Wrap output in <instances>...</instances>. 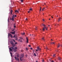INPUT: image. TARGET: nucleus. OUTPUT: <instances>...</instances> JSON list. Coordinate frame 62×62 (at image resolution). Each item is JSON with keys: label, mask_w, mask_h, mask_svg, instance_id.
<instances>
[{"label": "nucleus", "mask_w": 62, "mask_h": 62, "mask_svg": "<svg viewBox=\"0 0 62 62\" xmlns=\"http://www.w3.org/2000/svg\"><path fill=\"white\" fill-rule=\"evenodd\" d=\"M58 59L59 60H60H60H61V58L60 57H59L58 58Z\"/></svg>", "instance_id": "15"}, {"label": "nucleus", "mask_w": 62, "mask_h": 62, "mask_svg": "<svg viewBox=\"0 0 62 62\" xmlns=\"http://www.w3.org/2000/svg\"><path fill=\"white\" fill-rule=\"evenodd\" d=\"M45 9V8H43L42 9V11H43L44 9Z\"/></svg>", "instance_id": "21"}, {"label": "nucleus", "mask_w": 62, "mask_h": 62, "mask_svg": "<svg viewBox=\"0 0 62 62\" xmlns=\"http://www.w3.org/2000/svg\"><path fill=\"white\" fill-rule=\"evenodd\" d=\"M54 25H55V26H56V24H55Z\"/></svg>", "instance_id": "44"}, {"label": "nucleus", "mask_w": 62, "mask_h": 62, "mask_svg": "<svg viewBox=\"0 0 62 62\" xmlns=\"http://www.w3.org/2000/svg\"><path fill=\"white\" fill-rule=\"evenodd\" d=\"M14 28H15V27H16V26L15 25L14 26Z\"/></svg>", "instance_id": "32"}, {"label": "nucleus", "mask_w": 62, "mask_h": 62, "mask_svg": "<svg viewBox=\"0 0 62 62\" xmlns=\"http://www.w3.org/2000/svg\"><path fill=\"white\" fill-rule=\"evenodd\" d=\"M26 20L27 21V18H26Z\"/></svg>", "instance_id": "40"}, {"label": "nucleus", "mask_w": 62, "mask_h": 62, "mask_svg": "<svg viewBox=\"0 0 62 62\" xmlns=\"http://www.w3.org/2000/svg\"><path fill=\"white\" fill-rule=\"evenodd\" d=\"M32 48L31 47L30 48V49H31V50H32Z\"/></svg>", "instance_id": "38"}, {"label": "nucleus", "mask_w": 62, "mask_h": 62, "mask_svg": "<svg viewBox=\"0 0 62 62\" xmlns=\"http://www.w3.org/2000/svg\"><path fill=\"white\" fill-rule=\"evenodd\" d=\"M20 10V9H18V10Z\"/></svg>", "instance_id": "60"}, {"label": "nucleus", "mask_w": 62, "mask_h": 62, "mask_svg": "<svg viewBox=\"0 0 62 62\" xmlns=\"http://www.w3.org/2000/svg\"><path fill=\"white\" fill-rule=\"evenodd\" d=\"M15 49H17V48L16 47H15Z\"/></svg>", "instance_id": "26"}, {"label": "nucleus", "mask_w": 62, "mask_h": 62, "mask_svg": "<svg viewBox=\"0 0 62 62\" xmlns=\"http://www.w3.org/2000/svg\"><path fill=\"white\" fill-rule=\"evenodd\" d=\"M24 55L23 54H22L21 55V56L20 57V60L21 61H23V59H22V58H23V57Z\"/></svg>", "instance_id": "3"}, {"label": "nucleus", "mask_w": 62, "mask_h": 62, "mask_svg": "<svg viewBox=\"0 0 62 62\" xmlns=\"http://www.w3.org/2000/svg\"><path fill=\"white\" fill-rule=\"evenodd\" d=\"M20 38L21 39H23L22 37H20Z\"/></svg>", "instance_id": "27"}, {"label": "nucleus", "mask_w": 62, "mask_h": 62, "mask_svg": "<svg viewBox=\"0 0 62 62\" xmlns=\"http://www.w3.org/2000/svg\"><path fill=\"white\" fill-rule=\"evenodd\" d=\"M29 10H31V11L32 10V8H30V9Z\"/></svg>", "instance_id": "23"}, {"label": "nucleus", "mask_w": 62, "mask_h": 62, "mask_svg": "<svg viewBox=\"0 0 62 62\" xmlns=\"http://www.w3.org/2000/svg\"><path fill=\"white\" fill-rule=\"evenodd\" d=\"M15 30V29H13V30Z\"/></svg>", "instance_id": "52"}, {"label": "nucleus", "mask_w": 62, "mask_h": 62, "mask_svg": "<svg viewBox=\"0 0 62 62\" xmlns=\"http://www.w3.org/2000/svg\"><path fill=\"white\" fill-rule=\"evenodd\" d=\"M42 20H43V21H44V19H43Z\"/></svg>", "instance_id": "42"}, {"label": "nucleus", "mask_w": 62, "mask_h": 62, "mask_svg": "<svg viewBox=\"0 0 62 62\" xmlns=\"http://www.w3.org/2000/svg\"><path fill=\"white\" fill-rule=\"evenodd\" d=\"M40 11H41V10H39Z\"/></svg>", "instance_id": "56"}, {"label": "nucleus", "mask_w": 62, "mask_h": 62, "mask_svg": "<svg viewBox=\"0 0 62 62\" xmlns=\"http://www.w3.org/2000/svg\"><path fill=\"white\" fill-rule=\"evenodd\" d=\"M44 5H46V3H44Z\"/></svg>", "instance_id": "51"}, {"label": "nucleus", "mask_w": 62, "mask_h": 62, "mask_svg": "<svg viewBox=\"0 0 62 62\" xmlns=\"http://www.w3.org/2000/svg\"><path fill=\"white\" fill-rule=\"evenodd\" d=\"M8 21H9V18H8Z\"/></svg>", "instance_id": "45"}, {"label": "nucleus", "mask_w": 62, "mask_h": 62, "mask_svg": "<svg viewBox=\"0 0 62 62\" xmlns=\"http://www.w3.org/2000/svg\"><path fill=\"white\" fill-rule=\"evenodd\" d=\"M61 18L60 17L59 18V19L58 20V22H59L60 21V20H61Z\"/></svg>", "instance_id": "13"}, {"label": "nucleus", "mask_w": 62, "mask_h": 62, "mask_svg": "<svg viewBox=\"0 0 62 62\" xmlns=\"http://www.w3.org/2000/svg\"><path fill=\"white\" fill-rule=\"evenodd\" d=\"M31 34L30 35V36H31Z\"/></svg>", "instance_id": "57"}, {"label": "nucleus", "mask_w": 62, "mask_h": 62, "mask_svg": "<svg viewBox=\"0 0 62 62\" xmlns=\"http://www.w3.org/2000/svg\"><path fill=\"white\" fill-rule=\"evenodd\" d=\"M28 46L29 47H31V46L30 45H29Z\"/></svg>", "instance_id": "37"}, {"label": "nucleus", "mask_w": 62, "mask_h": 62, "mask_svg": "<svg viewBox=\"0 0 62 62\" xmlns=\"http://www.w3.org/2000/svg\"><path fill=\"white\" fill-rule=\"evenodd\" d=\"M17 56L18 57H19V56Z\"/></svg>", "instance_id": "61"}, {"label": "nucleus", "mask_w": 62, "mask_h": 62, "mask_svg": "<svg viewBox=\"0 0 62 62\" xmlns=\"http://www.w3.org/2000/svg\"><path fill=\"white\" fill-rule=\"evenodd\" d=\"M43 15H44V13H43Z\"/></svg>", "instance_id": "55"}, {"label": "nucleus", "mask_w": 62, "mask_h": 62, "mask_svg": "<svg viewBox=\"0 0 62 62\" xmlns=\"http://www.w3.org/2000/svg\"><path fill=\"white\" fill-rule=\"evenodd\" d=\"M12 11H13L12 10H11V15H12Z\"/></svg>", "instance_id": "16"}, {"label": "nucleus", "mask_w": 62, "mask_h": 62, "mask_svg": "<svg viewBox=\"0 0 62 62\" xmlns=\"http://www.w3.org/2000/svg\"><path fill=\"white\" fill-rule=\"evenodd\" d=\"M23 0H21V2H22V3H23Z\"/></svg>", "instance_id": "25"}, {"label": "nucleus", "mask_w": 62, "mask_h": 62, "mask_svg": "<svg viewBox=\"0 0 62 62\" xmlns=\"http://www.w3.org/2000/svg\"><path fill=\"white\" fill-rule=\"evenodd\" d=\"M26 50L27 51L28 50V49L27 48H26Z\"/></svg>", "instance_id": "30"}, {"label": "nucleus", "mask_w": 62, "mask_h": 62, "mask_svg": "<svg viewBox=\"0 0 62 62\" xmlns=\"http://www.w3.org/2000/svg\"><path fill=\"white\" fill-rule=\"evenodd\" d=\"M9 36H10V37L12 38H13L12 35H11V34L10 33H9L8 34V37H9Z\"/></svg>", "instance_id": "7"}, {"label": "nucleus", "mask_w": 62, "mask_h": 62, "mask_svg": "<svg viewBox=\"0 0 62 62\" xmlns=\"http://www.w3.org/2000/svg\"><path fill=\"white\" fill-rule=\"evenodd\" d=\"M15 12H17V13H19V11L17 10H16L15 11Z\"/></svg>", "instance_id": "14"}, {"label": "nucleus", "mask_w": 62, "mask_h": 62, "mask_svg": "<svg viewBox=\"0 0 62 62\" xmlns=\"http://www.w3.org/2000/svg\"><path fill=\"white\" fill-rule=\"evenodd\" d=\"M34 56H37V55H36V53H34Z\"/></svg>", "instance_id": "18"}, {"label": "nucleus", "mask_w": 62, "mask_h": 62, "mask_svg": "<svg viewBox=\"0 0 62 62\" xmlns=\"http://www.w3.org/2000/svg\"><path fill=\"white\" fill-rule=\"evenodd\" d=\"M17 44V42H16L15 43V44Z\"/></svg>", "instance_id": "29"}, {"label": "nucleus", "mask_w": 62, "mask_h": 62, "mask_svg": "<svg viewBox=\"0 0 62 62\" xmlns=\"http://www.w3.org/2000/svg\"><path fill=\"white\" fill-rule=\"evenodd\" d=\"M51 40H52V41H53V39H51Z\"/></svg>", "instance_id": "54"}, {"label": "nucleus", "mask_w": 62, "mask_h": 62, "mask_svg": "<svg viewBox=\"0 0 62 62\" xmlns=\"http://www.w3.org/2000/svg\"><path fill=\"white\" fill-rule=\"evenodd\" d=\"M49 20H51V19L49 18Z\"/></svg>", "instance_id": "46"}, {"label": "nucleus", "mask_w": 62, "mask_h": 62, "mask_svg": "<svg viewBox=\"0 0 62 62\" xmlns=\"http://www.w3.org/2000/svg\"><path fill=\"white\" fill-rule=\"evenodd\" d=\"M51 17H52V18H53V17L51 16Z\"/></svg>", "instance_id": "49"}, {"label": "nucleus", "mask_w": 62, "mask_h": 62, "mask_svg": "<svg viewBox=\"0 0 62 62\" xmlns=\"http://www.w3.org/2000/svg\"><path fill=\"white\" fill-rule=\"evenodd\" d=\"M40 10H41V7H40Z\"/></svg>", "instance_id": "36"}, {"label": "nucleus", "mask_w": 62, "mask_h": 62, "mask_svg": "<svg viewBox=\"0 0 62 62\" xmlns=\"http://www.w3.org/2000/svg\"><path fill=\"white\" fill-rule=\"evenodd\" d=\"M35 29H36V30H37V27H36V28Z\"/></svg>", "instance_id": "28"}, {"label": "nucleus", "mask_w": 62, "mask_h": 62, "mask_svg": "<svg viewBox=\"0 0 62 62\" xmlns=\"http://www.w3.org/2000/svg\"><path fill=\"white\" fill-rule=\"evenodd\" d=\"M43 62H44V60H43V61H42Z\"/></svg>", "instance_id": "43"}, {"label": "nucleus", "mask_w": 62, "mask_h": 62, "mask_svg": "<svg viewBox=\"0 0 62 62\" xmlns=\"http://www.w3.org/2000/svg\"><path fill=\"white\" fill-rule=\"evenodd\" d=\"M12 31H14V30H12Z\"/></svg>", "instance_id": "50"}, {"label": "nucleus", "mask_w": 62, "mask_h": 62, "mask_svg": "<svg viewBox=\"0 0 62 62\" xmlns=\"http://www.w3.org/2000/svg\"><path fill=\"white\" fill-rule=\"evenodd\" d=\"M36 62H38V61H36Z\"/></svg>", "instance_id": "53"}, {"label": "nucleus", "mask_w": 62, "mask_h": 62, "mask_svg": "<svg viewBox=\"0 0 62 62\" xmlns=\"http://www.w3.org/2000/svg\"><path fill=\"white\" fill-rule=\"evenodd\" d=\"M18 41H19L20 42H22V40L20 39H18Z\"/></svg>", "instance_id": "12"}, {"label": "nucleus", "mask_w": 62, "mask_h": 62, "mask_svg": "<svg viewBox=\"0 0 62 62\" xmlns=\"http://www.w3.org/2000/svg\"><path fill=\"white\" fill-rule=\"evenodd\" d=\"M57 17H58V16H57Z\"/></svg>", "instance_id": "58"}, {"label": "nucleus", "mask_w": 62, "mask_h": 62, "mask_svg": "<svg viewBox=\"0 0 62 62\" xmlns=\"http://www.w3.org/2000/svg\"><path fill=\"white\" fill-rule=\"evenodd\" d=\"M10 20H12V18H10Z\"/></svg>", "instance_id": "39"}, {"label": "nucleus", "mask_w": 62, "mask_h": 62, "mask_svg": "<svg viewBox=\"0 0 62 62\" xmlns=\"http://www.w3.org/2000/svg\"><path fill=\"white\" fill-rule=\"evenodd\" d=\"M9 49L10 51L11 52L12 51V50H14V52H16V49H14V48L13 47H11L10 48H9Z\"/></svg>", "instance_id": "1"}, {"label": "nucleus", "mask_w": 62, "mask_h": 62, "mask_svg": "<svg viewBox=\"0 0 62 62\" xmlns=\"http://www.w3.org/2000/svg\"><path fill=\"white\" fill-rule=\"evenodd\" d=\"M13 41H14V42H15V40H14L13 39Z\"/></svg>", "instance_id": "35"}, {"label": "nucleus", "mask_w": 62, "mask_h": 62, "mask_svg": "<svg viewBox=\"0 0 62 62\" xmlns=\"http://www.w3.org/2000/svg\"><path fill=\"white\" fill-rule=\"evenodd\" d=\"M17 17V16H16V15H13L12 16V21H14V17Z\"/></svg>", "instance_id": "4"}, {"label": "nucleus", "mask_w": 62, "mask_h": 62, "mask_svg": "<svg viewBox=\"0 0 62 62\" xmlns=\"http://www.w3.org/2000/svg\"><path fill=\"white\" fill-rule=\"evenodd\" d=\"M51 44H53V43H51Z\"/></svg>", "instance_id": "48"}, {"label": "nucleus", "mask_w": 62, "mask_h": 62, "mask_svg": "<svg viewBox=\"0 0 62 62\" xmlns=\"http://www.w3.org/2000/svg\"><path fill=\"white\" fill-rule=\"evenodd\" d=\"M15 25H16V23H14V25L15 26Z\"/></svg>", "instance_id": "33"}, {"label": "nucleus", "mask_w": 62, "mask_h": 62, "mask_svg": "<svg viewBox=\"0 0 62 62\" xmlns=\"http://www.w3.org/2000/svg\"><path fill=\"white\" fill-rule=\"evenodd\" d=\"M26 39L27 40L26 42L27 43H28V39L27 38V37H26Z\"/></svg>", "instance_id": "11"}, {"label": "nucleus", "mask_w": 62, "mask_h": 62, "mask_svg": "<svg viewBox=\"0 0 62 62\" xmlns=\"http://www.w3.org/2000/svg\"><path fill=\"white\" fill-rule=\"evenodd\" d=\"M32 36H33V34H32Z\"/></svg>", "instance_id": "63"}, {"label": "nucleus", "mask_w": 62, "mask_h": 62, "mask_svg": "<svg viewBox=\"0 0 62 62\" xmlns=\"http://www.w3.org/2000/svg\"><path fill=\"white\" fill-rule=\"evenodd\" d=\"M42 25L43 26H44V27L42 29L43 31H45V29H46V30H47V28L46 27H45L46 26L45 25V24H43Z\"/></svg>", "instance_id": "2"}, {"label": "nucleus", "mask_w": 62, "mask_h": 62, "mask_svg": "<svg viewBox=\"0 0 62 62\" xmlns=\"http://www.w3.org/2000/svg\"><path fill=\"white\" fill-rule=\"evenodd\" d=\"M48 26H50V25H49Z\"/></svg>", "instance_id": "59"}, {"label": "nucleus", "mask_w": 62, "mask_h": 62, "mask_svg": "<svg viewBox=\"0 0 62 62\" xmlns=\"http://www.w3.org/2000/svg\"><path fill=\"white\" fill-rule=\"evenodd\" d=\"M11 55V57H12V55Z\"/></svg>", "instance_id": "47"}, {"label": "nucleus", "mask_w": 62, "mask_h": 62, "mask_svg": "<svg viewBox=\"0 0 62 62\" xmlns=\"http://www.w3.org/2000/svg\"><path fill=\"white\" fill-rule=\"evenodd\" d=\"M28 13H30V11H28Z\"/></svg>", "instance_id": "41"}, {"label": "nucleus", "mask_w": 62, "mask_h": 62, "mask_svg": "<svg viewBox=\"0 0 62 62\" xmlns=\"http://www.w3.org/2000/svg\"><path fill=\"white\" fill-rule=\"evenodd\" d=\"M42 39L43 40H45V39H44V38H42Z\"/></svg>", "instance_id": "24"}, {"label": "nucleus", "mask_w": 62, "mask_h": 62, "mask_svg": "<svg viewBox=\"0 0 62 62\" xmlns=\"http://www.w3.org/2000/svg\"><path fill=\"white\" fill-rule=\"evenodd\" d=\"M56 55V54H54L53 55V57H55V55Z\"/></svg>", "instance_id": "20"}, {"label": "nucleus", "mask_w": 62, "mask_h": 62, "mask_svg": "<svg viewBox=\"0 0 62 62\" xmlns=\"http://www.w3.org/2000/svg\"><path fill=\"white\" fill-rule=\"evenodd\" d=\"M50 16V15H49Z\"/></svg>", "instance_id": "64"}, {"label": "nucleus", "mask_w": 62, "mask_h": 62, "mask_svg": "<svg viewBox=\"0 0 62 62\" xmlns=\"http://www.w3.org/2000/svg\"><path fill=\"white\" fill-rule=\"evenodd\" d=\"M10 54H11L12 55V53H10Z\"/></svg>", "instance_id": "34"}, {"label": "nucleus", "mask_w": 62, "mask_h": 62, "mask_svg": "<svg viewBox=\"0 0 62 62\" xmlns=\"http://www.w3.org/2000/svg\"><path fill=\"white\" fill-rule=\"evenodd\" d=\"M37 48L38 50L36 49V51L37 52H38V51H40L41 49H40V48H39V46H38Z\"/></svg>", "instance_id": "5"}, {"label": "nucleus", "mask_w": 62, "mask_h": 62, "mask_svg": "<svg viewBox=\"0 0 62 62\" xmlns=\"http://www.w3.org/2000/svg\"><path fill=\"white\" fill-rule=\"evenodd\" d=\"M15 58L16 60H17L18 61H19V58H17V57H14Z\"/></svg>", "instance_id": "9"}, {"label": "nucleus", "mask_w": 62, "mask_h": 62, "mask_svg": "<svg viewBox=\"0 0 62 62\" xmlns=\"http://www.w3.org/2000/svg\"><path fill=\"white\" fill-rule=\"evenodd\" d=\"M13 37L15 38V39L16 40H17V39H18V38H17V36H16V35H14Z\"/></svg>", "instance_id": "6"}, {"label": "nucleus", "mask_w": 62, "mask_h": 62, "mask_svg": "<svg viewBox=\"0 0 62 62\" xmlns=\"http://www.w3.org/2000/svg\"><path fill=\"white\" fill-rule=\"evenodd\" d=\"M25 34V33L24 32L23 33H22V35H24Z\"/></svg>", "instance_id": "19"}, {"label": "nucleus", "mask_w": 62, "mask_h": 62, "mask_svg": "<svg viewBox=\"0 0 62 62\" xmlns=\"http://www.w3.org/2000/svg\"><path fill=\"white\" fill-rule=\"evenodd\" d=\"M60 46V44H59V45H58L57 46V48H59Z\"/></svg>", "instance_id": "17"}, {"label": "nucleus", "mask_w": 62, "mask_h": 62, "mask_svg": "<svg viewBox=\"0 0 62 62\" xmlns=\"http://www.w3.org/2000/svg\"><path fill=\"white\" fill-rule=\"evenodd\" d=\"M10 43L11 44H12V45L13 47H14V46L13 45L14 44V43H13V41H11Z\"/></svg>", "instance_id": "8"}, {"label": "nucleus", "mask_w": 62, "mask_h": 62, "mask_svg": "<svg viewBox=\"0 0 62 62\" xmlns=\"http://www.w3.org/2000/svg\"><path fill=\"white\" fill-rule=\"evenodd\" d=\"M55 43L54 42H53L52 43V44H54Z\"/></svg>", "instance_id": "31"}, {"label": "nucleus", "mask_w": 62, "mask_h": 62, "mask_svg": "<svg viewBox=\"0 0 62 62\" xmlns=\"http://www.w3.org/2000/svg\"><path fill=\"white\" fill-rule=\"evenodd\" d=\"M15 31H14V32H10V33L11 34H15Z\"/></svg>", "instance_id": "10"}, {"label": "nucleus", "mask_w": 62, "mask_h": 62, "mask_svg": "<svg viewBox=\"0 0 62 62\" xmlns=\"http://www.w3.org/2000/svg\"><path fill=\"white\" fill-rule=\"evenodd\" d=\"M58 25H59V24H58Z\"/></svg>", "instance_id": "62"}, {"label": "nucleus", "mask_w": 62, "mask_h": 62, "mask_svg": "<svg viewBox=\"0 0 62 62\" xmlns=\"http://www.w3.org/2000/svg\"><path fill=\"white\" fill-rule=\"evenodd\" d=\"M46 50H48V48L47 47H46Z\"/></svg>", "instance_id": "22"}]
</instances>
